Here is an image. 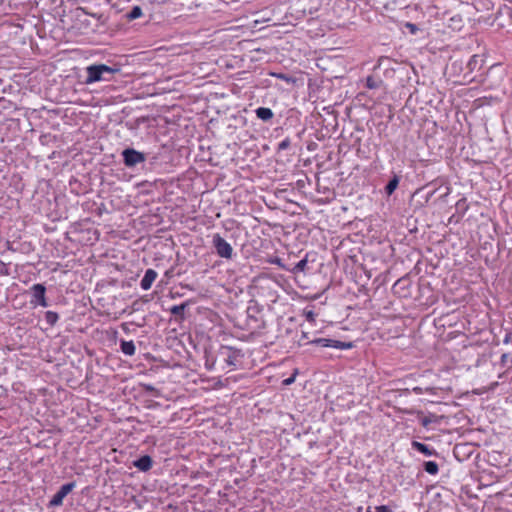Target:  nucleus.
I'll list each match as a JSON object with an SVG mask.
<instances>
[{
  "mask_svg": "<svg viewBox=\"0 0 512 512\" xmlns=\"http://www.w3.org/2000/svg\"><path fill=\"white\" fill-rule=\"evenodd\" d=\"M432 418L430 416L423 417L421 419V424L423 427H428L432 423Z\"/></svg>",
  "mask_w": 512,
  "mask_h": 512,
  "instance_id": "obj_22",
  "label": "nucleus"
},
{
  "mask_svg": "<svg viewBox=\"0 0 512 512\" xmlns=\"http://www.w3.org/2000/svg\"><path fill=\"white\" fill-rule=\"evenodd\" d=\"M31 292H32V296H33V299L31 300L32 304L40 305L42 307L48 306V303H47L46 297H45L46 288L43 284H39V283L34 284L31 287Z\"/></svg>",
  "mask_w": 512,
  "mask_h": 512,
  "instance_id": "obj_6",
  "label": "nucleus"
},
{
  "mask_svg": "<svg viewBox=\"0 0 512 512\" xmlns=\"http://www.w3.org/2000/svg\"><path fill=\"white\" fill-rule=\"evenodd\" d=\"M142 9L140 6H134L131 11L126 14L128 20L132 21L142 16Z\"/></svg>",
  "mask_w": 512,
  "mask_h": 512,
  "instance_id": "obj_17",
  "label": "nucleus"
},
{
  "mask_svg": "<svg viewBox=\"0 0 512 512\" xmlns=\"http://www.w3.org/2000/svg\"><path fill=\"white\" fill-rule=\"evenodd\" d=\"M305 316H306V319H307L308 321H310V322H312V321H314V320H315V314H314V312H312V311H308V312L305 314Z\"/></svg>",
  "mask_w": 512,
  "mask_h": 512,
  "instance_id": "obj_24",
  "label": "nucleus"
},
{
  "mask_svg": "<svg viewBox=\"0 0 512 512\" xmlns=\"http://www.w3.org/2000/svg\"><path fill=\"white\" fill-rule=\"evenodd\" d=\"M146 389L147 390H153L154 388L152 386H147Z\"/></svg>",
  "mask_w": 512,
  "mask_h": 512,
  "instance_id": "obj_29",
  "label": "nucleus"
},
{
  "mask_svg": "<svg viewBox=\"0 0 512 512\" xmlns=\"http://www.w3.org/2000/svg\"><path fill=\"white\" fill-rule=\"evenodd\" d=\"M295 376H296V374H293L289 378L283 380V384L284 385H291L295 381Z\"/></svg>",
  "mask_w": 512,
  "mask_h": 512,
  "instance_id": "obj_23",
  "label": "nucleus"
},
{
  "mask_svg": "<svg viewBox=\"0 0 512 512\" xmlns=\"http://www.w3.org/2000/svg\"><path fill=\"white\" fill-rule=\"evenodd\" d=\"M408 26L410 27V30L414 29V25L413 24H408Z\"/></svg>",
  "mask_w": 512,
  "mask_h": 512,
  "instance_id": "obj_28",
  "label": "nucleus"
},
{
  "mask_svg": "<svg viewBox=\"0 0 512 512\" xmlns=\"http://www.w3.org/2000/svg\"><path fill=\"white\" fill-rule=\"evenodd\" d=\"M186 306V303L174 305L170 308V312L175 316H183Z\"/></svg>",
  "mask_w": 512,
  "mask_h": 512,
  "instance_id": "obj_19",
  "label": "nucleus"
},
{
  "mask_svg": "<svg viewBox=\"0 0 512 512\" xmlns=\"http://www.w3.org/2000/svg\"><path fill=\"white\" fill-rule=\"evenodd\" d=\"M307 343L319 345L322 347L336 348V349H340V350H346V349H350L353 347L352 342H343V341L328 339V338H315L313 340H309Z\"/></svg>",
  "mask_w": 512,
  "mask_h": 512,
  "instance_id": "obj_4",
  "label": "nucleus"
},
{
  "mask_svg": "<svg viewBox=\"0 0 512 512\" xmlns=\"http://www.w3.org/2000/svg\"><path fill=\"white\" fill-rule=\"evenodd\" d=\"M412 447L419 451L420 453L426 455V456H432V455H436L437 452L431 448H429L427 445L421 443V442H418V441H413L412 442Z\"/></svg>",
  "mask_w": 512,
  "mask_h": 512,
  "instance_id": "obj_10",
  "label": "nucleus"
},
{
  "mask_svg": "<svg viewBox=\"0 0 512 512\" xmlns=\"http://www.w3.org/2000/svg\"><path fill=\"white\" fill-rule=\"evenodd\" d=\"M483 59L478 55H473L467 63L468 69L472 72L482 66Z\"/></svg>",
  "mask_w": 512,
  "mask_h": 512,
  "instance_id": "obj_12",
  "label": "nucleus"
},
{
  "mask_svg": "<svg viewBox=\"0 0 512 512\" xmlns=\"http://www.w3.org/2000/svg\"><path fill=\"white\" fill-rule=\"evenodd\" d=\"M414 391L419 394L421 392V388L416 387L414 388Z\"/></svg>",
  "mask_w": 512,
  "mask_h": 512,
  "instance_id": "obj_26",
  "label": "nucleus"
},
{
  "mask_svg": "<svg viewBox=\"0 0 512 512\" xmlns=\"http://www.w3.org/2000/svg\"><path fill=\"white\" fill-rule=\"evenodd\" d=\"M308 264V255H306L302 260H300L292 269V273L305 272Z\"/></svg>",
  "mask_w": 512,
  "mask_h": 512,
  "instance_id": "obj_14",
  "label": "nucleus"
},
{
  "mask_svg": "<svg viewBox=\"0 0 512 512\" xmlns=\"http://www.w3.org/2000/svg\"><path fill=\"white\" fill-rule=\"evenodd\" d=\"M302 338H304V339H308V337H307L306 333H303Z\"/></svg>",
  "mask_w": 512,
  "mask_h": 512,
  "instance_id": "obj_30",
  "label": "nucleus"
},
{
  "mask_svg": "<svg viewBox=\"0 0 512 512\" xmlns=\"http://www.w3.org/2000/svg\"><path fill=\"white\" fill-rule=\"evenodd\" d=\"M291 141L289 138H285L278 144V150H286L290 147Z\"/></svg>",
  "mask_w": 512,
  "mask_h": 512,
  "instance_id": "obj_21",
  "label": "nucleus"
},
{
  "mask_svg": "<svg viewBox=\"0 0 512 512\" xmlns=\"http://www.w3.org/2000/svg\"><path fill=\"white\" fill-rule=\"evenodd\" d=\"M408 26L410 27V30L414 29V25L413 24H408Z\"/></svg>",
  "mask_w": 512,
  "mask_h": 512,
  "instance_id": "obj_27",
  "label": "nucleus"
},
{
  "mask_svg": "<svg viewBox=\"0 0 512 512\" xmlns=\"http://www.w3.org/2000/svg\"><path fill=\"white\" fill-rule=\"evenodd\" d=\"M153 460L149 455H144L133 462V465L140 471L146 472L152 468Z\"/></svg>",
  "mask_w": 512,
  "mask_h": 512,
  "instance_id": "obj_8",
  "label": "nucleus"
},
{
  "mask_svg": "<svg viewBox=\"0 0 512 512\" xmlns=\"http://www.w3.org/2000/svg\"><path fill=\"white\" fill-rule=\"evenodd\" d=\"M120 348H121L122 353L127 356H133L136 351L135 344L132 340H130V341L121 340Z\"/></svg>",
  "mask_w": 512,
  "mask_h": 512,
  "instance_id": "obj_9",
  "label": "nucleus"
},
{
  "mask_svg": "<svg viewBox=\"0 0 512 512\" xmlns=\"http://www.w3.org/2000/svg\"><path fill=\"white\" fill-rule=\"evenodd\" d=\"M213 246L216 250V253L221 258L231 259L233 255L232 246L219 234H215L213 236Z\"/></svg>",
  "mask_w": 512,
  "mask_h": 512,
  "instance_id": "obj_3",
  "label": "nucleus"
},
{
  "mask_svg": "<svg viewBox=\"0 0 512 512\" xmlns=\"http://www.w3.org/2000/svg\"><path fill=\"white\" fill-rule=\"evenodd\" d=\"M402 282V280H398L395 284V286L399 285Z\"/></svg>",
  "mask_w": 512,
  "mask_h": 512,
  "instance_id": "obj_31",
  "label": "nucleus"
},
{
  "mask_svg": "<svg viewBox=\"0 0 512 512\" xmlns=\"http://www.w3.org/2000/svg\"><path fill=\"white\" fill-rule=\"evenodd\" d=\"M399 178L394 176L386 185L385 191L388 195H391L398 187Z\"/></svg>",
  "mask_w": 512,
  "mask_h": 512,
  "instance_id": "obj_16",
  "label": "nucleus"
},
{
  "mask_svg": "<svg viewBox=\"0 0 512 512\" xmlns=\"http://www.w3.org/2000/svg\"><path fill=\"white\" fill-rule=\"evenodd\" d=\"M75 482H70L62 485L60 489L53 495L49 504L50 506L56 507L63 503L64 498L74 489Z\"/></svg>",
  "mask_w": 512,
  "mask_h": 512,
  "instance_id": "obj_5",
  "label": "nucleus"
},
{
  "mask_svg": "<svg viewBox=\"0 0 512 512\" xmlns=\"http://www.w3.org/2000/svg\"><path fill=\"white\" fill-rule=\"evenodd\" d=\"M367 512H392L386 505L376 506L374 511L371 510V507H368Z\"/></svg>",
  "mask_w": 512,
  "mask_h": 512,
  "instance_id": "obj_20",
  "label": "nucleus"
},
{
  "mask_svg": "<svg viewBox=\"0 0 512 512\" xmlns=\"http://www.w3.org/2000/svg\"><path fill=\"white\" fill-rule=\"evenodd\" d=\"M383 84V81L379 78H374L373 76H368L366 78V87L368 89H377Z\"/></svg>",
  "mask_w": 512,
  "mask_h": 512,
  "instance_id": "obj_13",
  "label": "nucleus"
},
{
  "mask_svg": "<svg viewBox=\"0 0 512 512\" xmlns=\"http://www.w3.org/2000/svg\"><path fill=\"white\" fill-rule=\"evenodd\" d=\"M123 163L128 168H133L136 165L146 161V154L139 152L134 148H126L121 153Z\"/></svg>",
  "mask_w": 512,
  "mask_h": 512,
  "instance_id": "obj_2",
  "label": "nucleus"
},
{
  "mask_svg": "<svg viewBox=\"0 0 512 512\" xmlns=\"http://www.w3.org/2000/svg\"><path fill=\"white\" fill-rule=\"evenodd\" d=\"M58 319H59V316L56 312L47 311L45 313V320L51 326L55 325L56 322L58 321Z\"/></svg>",
  "mask_w": 512,
  "mask_h": 512,
  "instance_id": "obj_18",
  "label": "nucleus"
},
{
  "mask_svg": "<svg viewBox=\"0 0 512 512\" xmlns=\"http://www.w3.org/2000/svg\"><path fill=\"white\" fill-rule=\"evenodd\" d=\"M277 77L280 78V79H283L285 81H288V77L286 75H284V74H279Z\"/></svg>",
  "mask_w": 512,
  "mask_h": 512,
  "instance_id": "obj_25",
  "label": "nucleus"
},
{
  "mask_svg": "<svg viewBox=\"0 0 512 512\" xmlns=\"http://www.w3.org/2000/svg\"><path fill=\"white\" fill-rule=\"evenodd\" d=\"M256 115L259 119L263 121H268L273 118V112L270 108L259 107L256 109Z\"/></svg>",
  "mask_w": 512,
  "mask_h": 512,
  "instance_id": "obj_11",
  "label": "nucleus"
},
{
  "mask_svg": "<svg viewBox=\"0 0 512 512\" xmlns=\"http://www.w3.org/2000/svg\"><path fill=\"white\" fill-rule=\"evenodd\" d=\"M119 72V69L112 68L105 64H94L86 68L87 77L84 81L85 84L89 85L100 81H111L113 75Z\"/></svg>",
  "mask_w": 512,
  "mask_h": 512,
  "instance_id": "obj_1",
  "label": "nucleus"
},
{
  "mask_svg": "<svg viewBox=\"0 0 512 512\" xmlns=\"http://www.w3.org/2000/svg\"><path fill=\"white\" fill-rule=\"evenodd\" d=\"M157 278V272L153 269H147L144 277L142 278L140 282V286L143 290H149Z\"/></svg>",
  "mask_w": 512,
  "mask_h": 512,
  "instance_id": "obj_7",
  "label": "nucleus"
},
{
  "mask_svg": "<svg viewBox=\"0 0 512 512\" xmlns=\"http://www.w3.org/2000/svg\"><path fill=\"white\" fill-rule=\"evenodd\" d=\"M424 470L431 475H436L439 471V467L435 461H427L424 463Z\"/></svg>",
  "mask_w": 512,
  "mask_h": 512,
  "instance_id": "obj_15",
  "label": "nucleus"
}]
</instances>
